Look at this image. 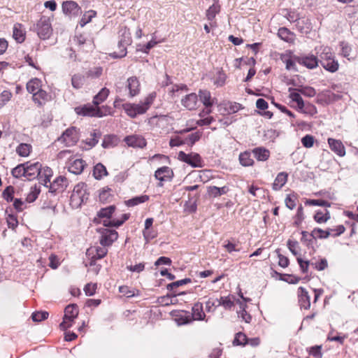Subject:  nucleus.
I'll use <instances>...</instances> for the list:
<instances>
[{
	"label": "nucleus",
	"instance_id": "f257e3e1",
	"mask_svg": "<svg viewBox=\"0 0 358 358\" xmlns=\"http://www.w3.org/2000/svg\"><path fill=\"white\" fill-rule=\"evenodd\" d=\"M115 87L116 92L120 95H127L129 98H133L140 92V82L136 76H132L127 79L125 87L122 83H117Z\"/></svg>",
	"mask_w": 358,
	"mask_h": 358
},
{
	"label": "nucleus",
	"instance_id": "f03ea898",
	"mask_svg": "<svg viewBox=\"0 0 358 358\" xmlns=\"http://www.w3.org/2000/svg\"><path fill=\"white\" fill-rule=\"evenodd\" d=\"M33 30L37 33L41 39L45 40L49 38L52 34L50 18L42 15L36 24L34 25Z\"/></svg>",
	"mask_w": 358,
	"mask_h": 358
},
{
	"label": "nucleus",
	"instance_id": "7ed1b4c3",
	"mask_svg": "<svg viewBox=\"0 0 358 358\" xmlns=\"http://www.w3.org/2000/svg\"><path fill=\"white\" fill-rule=\"evenodd\" d=\"M288 91L289 92V97L292 101L296 102L297 104V110L311 115H314L317 113V109L315 106L308 103L305 106V103L299 94L300 92L297 91V89L289 87Z\"/></svg>",
	"mask_w": 358,
	"mask_h": 358
},
{
	"label": "nucleus",
	"instance_id": "20e7f679",
	"mask_svg": "<svg viewBox=\"0 0 358 358\" xmlns=\"http://www.w3.org/2000/svg\"><path fill=\"white\" fill-rule=\"evenodd\" d=\"M121 38L118 42L120 52H113V56L116 58H122L127 55V46L131 43L130 32L126 28L120 31Z\"/></svg>",
	"mask_w": 358,
	"mask_h": 358
},
{
	"label": "nucleus",
	"instance_id": "39448f33",
	"mask_svg": "<svg viewBox=\"0 0 358 358\" xmlns=\"http://www.w3.org/2000/svg\"><path fill=\"white\" fill-rule=\"evenodd\" d=\"M79 140L78 129L71 127L63 132L62 135L57 138V141L64 143L66 146L75 145Z\"/></svg>",
	"mask_w": 358,
	"mask_h": 358
},
{
	"label": "nucleus",
	"instance_id": "423d86ee",
	"mask_svg": "<svg viewBox=\"0 0 358 358\" xmlns=\"http://www.w3.org/2000/svg\"><path fill=\"white\" fill-rule=\"evenodd\" d=\"M97 231L101 234L100 243L102 246L110 245L118 237L117 232L111 228H100Z\"/></svg>",
	"mask_w": 358,
	"mask_h": 358
},
{
	"label": "nucleus",
	"instance_id": "0eeeda50",
	"mask_svg": "<svg viewBox=\"0 0 358 358\" xmlns=\"http://www.w3.org/2000/svg\"><path fill=\"white\" fill-rule=\"evenodd\" d=\"M178 159L184 162L192 167H202L203 162L200 155L197 153L186 154L183 151L178 152Z\"/></svg>",
	"mask_w": 358,
	"mask_h": 358
},
{
	"label": "nucleus",
	"instance_id": "6e6552de",
	"mask_svg": "<svg viewBox=\"0 0 358 358\" xmlns=\"http://www.w3.org/2000/svg\"><path fill=\"white\" fill-rule=\"evenodd\" d=\"M345 231V227L343 225H338L336 229H329L328 231H323L320 229H315L312 232L310 236L314 238H327L329 236H340Z\"/></svg>",
	"mask_w": 358,
	"mask_h": 358
},
{
	"label": "nucleus",
	"instance_id": "1a4fd4ad",
	"mask_svg": "<svg viewBox=\"0 0 358 358\" xmlns=\"http://www.w3.org/2000/svg\"><path fill=\"white\" fill-rule=\"evenodd\" d=\"M122 109L125 113L131 118H135L139 115L146 113L145 108L142 107L141 103H125L122 104Z\"/></svg>",
	"mask_w": 358,
	"mask_h": 358
},
{
	"label": "nucleus",
	"instance_id": "9d476101",
	"mask_svg": "<svg viewBox=\"0 0 358 358\" xmlns=\"http://www.w3.org/2000/svg\"><path fill=\"white\" fill-rule=\"evenodd\" d=\"M198 96H199L201 102L206 107V110H203L202 113H211V107L215 103V99L212 98L210 92L206 90H200L199 91Z\"/></svg>",
	"mask_w": 358,
	"mask_h": 358
},
{
	"label": "nucleus",
	"instance_id": "9b49d317",
	"mask_svg": "<svg viewBox=\"0 0 358 358\" xmlns=\"http://www.w3.org/2000/svg\"><path fill=\"white\" fill-rule=\"evenodd\" d=\"M76 113L79 115L90 117H102L103 113L99 108H96L92 105H85L83 106L76 107Z\"/></svg>",
	"mask_w": 358,
	"mask_h": 358
},
{
	"label": "nucleus",
	"instance_id": "f8f14e48",
	"mask_svg": "<svg viewBox=\"0 0 358 358\" xmlns=\"http://www.w3.org/2000/svg\"><path fill=\"white\" fill-rule=\"evenodd\" d=\"M296 61L308 69H313L318 66L319 59L313 55H302L296 57Z\"/></svg>",
	"mask_w": 358,
	"mask_h": 358
},
{
	"label": "nucleus",
	"instance_id": "ddd939ff",
	"mask_svg": "<svg viewBox=\"0 0 358 358\" xmlns=\"http://www.w3.org/2000/svg\"><path fill=\"white\" fill-rule=\"evenodd\" d=\"M124 141L128 146L132 148H143L147 144L145 139L142 136L138 134L127 136L124 137Z\"/></svg>",
	"mask_w": 358,
	"mask_h": 358
},
{
	"label": "nucleus",
	"instance_id": "4468645a",
	"mask_svg": "<svg viewBox=\"0 0 358 358\" xmlns=\"http://www.w3.org/2000/svg\"><path fill=\"white\" fill-rule=\"evenodd\" d=\"M80 7L73 1H66L62 3L63 13L69 16H77L80 12Z\"/></svg>",
	"mask_w": 358,
	"mask_h": 358
},
{
	"label": "nucleus",
	"instance_id": "2eb2a0df",
	"mask_svg": "<svg viewBox=\"0 0 358 358\" xmlns=\"http://www.w3.org/2000/svg\"><path fill=\"white\" fill-rule=\"evenodd\" d=\"M68 186V180L63 176L57 177L49 185V191L55 193L57 191L63 192Z\"/></svg>",
	"mask_w": 358,
	"mask_h": 358
},
{
	"label": "nucleus",
	"instance_id": "dca6fc26",
	"mask_svg": "<svg viewBox=\"0 0 358 358\" xmlns=\"http://www.w3.org/2000/svg\"><path fill=\"white\" fill-rule=\"evenodd\" d=\"M27 178L29 180L38 178L40 175L41 169L42 168L41 164L35 162L31 164L30 162L25 163Z\"/></svg>",
	"mask_w": 358,
	"mask_h": 358
},
{
	"label": "nucleus",
	"instance_id": "f3484780",
	"mask_svg": "<svg viewBox=\"0 0 358 358\" xmlns=\"http://www.w3.org/2000/svg\"><path fill=\"white\" fill-rule=\"evenodd\" d=\"M181 104L187 110H195L198 107V95L195 93H190L185 95L181 99Z\"/></svg>",
	"mask_w": 358,
	"mask_h": 358
},
{
	"label": "nucleus",
	"instance_id": "a211bd4d",
	"mask_svg": "<svg viewBox=\"0 0 358 358\" xmlns=\"http://www.w3.org/2000/svg\"><path fill=\"white\" fill-rule=\"evenodd\" d=\"M316 54L320 57V63L323 62H328L329 59L335 58L334 53L332 52L331 48L328 46L321 45L315 48Z\"/></svg>",
	"mask_w": 358,
	"mask_h": 358
},
{
	"label": "nucleus",
	"instance_id": "6ab92c4d",
	"mask_svg": "<svg viewBox=\"0 0 358 358\" xmlns=\"http://www.w3.org/2000/svg\"><path fill=\"white\" fill-rule=\"evenodd\" d=\"M173 176V172L172 169L168 166H162L159 168L155 173V178L159 180L160 182L167 180H171ZM159 185L162 186V184L159 183Z\"/></svg>",
	"mask_w": 358,
	"mask_h": 358
},
{
	"label": "nucleus",
	"instance_id": "aec40b11",
	"mask_svg": "<svg viewBox=\"0 0 358 358\" xmlns=\"http://www.w3.org/2000/svg\"><path fill=\"white\" fill-rule=\"evenodd\" d=\"M52 170L48 166H45L41 168L40 175H38L37 178L41 184L49 188V185L51 183L50 178L52 177Z\"/></svg>",
	"mask_w": 358,
	"mask_h": 358
},
{
	"label": "nucleus",
	"instance_id": "412c9836",
	"mask_svg": "<svg viewBox=\"0 0 358 358\" xmlns=\"http://www.w3.org/2000/svg\"><path fill=\"white\" fill-rule=\"evenodd\" d=\"M87 187V185L84 182L77 184L73 188L72 196L80 199L82 202L87 200L89 194Z\"/></svg>",
	"mask_w": 358,
	"mask_h": 358
},
{
	"label": "nucleus",
	"instance_id": "4be33fe9",
	"mask_svg": "<svg viewBox=\"0 0 358 358\" xmlns=\"http://www.w3.org/2000/svg\"><path fill=\"white\" fill-rule=\"evenodd\" d=\"M298 297L299 303L300 304L301 308H303L306 310L309 309L310 307V296L308 295V292L304 287H299Z\"/></svg>",
	"mask_w": 358,
	"mask_h": 358
},
{
	"label": "nucleus",
	"instance_id": "5701e85b",
	"mask_svg": "<svg viewBox=\"0 0 358 358\" xmlns=\"http://www.w3.org/2000/svg\"><path fill=\"white\" fill-rule=\"evenodd\" d=\"M106 247V246H96L90 248L87 250V255L89 256L92 255L91 259L96 260L102 259L108 252V250Z\"/></svg>",
	"mask_w": 358,
	"mask_h": 358
},
{
	"label": "nucleus",
	"instance_id": "b1692460",
	"mask_svg": "<svg viewBox=\"0 0 358 358\" xmlns=\"http://www.w3.org/2000/svg\"><path fill=\"white\" fill-rule=\"evenodd\" d=\"M328 143L331 150L338 156L343 157L345 155V147L341 141L329 138L328 139Z\"/></svg>",
	"mask_w": 358,
	"mask_h": 358
},
{
	"label": "nucleus",
	"instance_id": "393cba45",
	"mask_svg": "<svg viewBox=\"0 0 358 358\" xmlns=\"http://www.w3.org/2000/svg\"><path fill=\"white\" fill-rule=\"evenodd\" d=\"M85 166L86 163L84 160L82 159H76L73 162L70 163L69 171L75 175H78L83 171Z\"/></svg>",
	"mask_w": 358,
	"mask_h": 358
},
{
	"label": "nucleus",
	"instance_id": "a878e982",
	"mask_svg": "<svg viewBox=\"0 0 358 358\" xmlns=\"http://www.w3.org/2000/svg\"><path fill=\"white\" fill-rule=\"evenodd\" d=\"M78 315V308L76 304L68 305L64 310V318L69 320L70 322H73L74 319Z\"/></svg>",
	"mask_w": 358,
	"mask_h": 358
},
{
	"label": "nucleus",
	"instance_id": "bb28decb",
	"mask_svg": "<svg viewBox=\"0 0 358 358\" xmlns=\"http://www.w3.org/2000/svg\"><path fill=\"white\" fill-rule=\"evenodd\" d=\"M287 173L285 172H280L277 175L273 183V189L275 191L280 190L287 181Z\"/></svg>",
	"mask_w": 358,
	"mask_h": 358
},
{
	"label": "nucleus",
	"instance_id": "cd10ccee",
	"mask_svg": "<svg viewBox=\"0 0 358 358\" xmlns=\"http://www.w3.org/2000/svg\"><path fill=\"white\" fill-rule=\"evenodd\" d=\"M48 94L43 90H38L33 95V101L38 106H43L48 100Z\"/></svg>",
	"mask_w": 358,
	"mask_h": 358
},
{
	"label": "nucleus",
	"instance_id": "c85d7f7f",
	"mask_svg": "<svg viewBox=\"0 0 358 358\" xmlns=\"http://www.w3.org/2000/svg\"><path fill=\"white\" fill-rule=\"evenodd\" d=\"M112 192V189L108 187L102 188L99 194V201L103 203L110 202L113 197Z\"/></svg>",
	"mask_w": 358,
	"mask_h": 358
},
{
	"label": "nucleus",
	"instance_id": "c756f323",
	"mask_svg": "<svg viewBox=\"0 0 358 358\" xmlns=\"http://www.w3.org/2000/svg\"><path fill=\"white\" fill-rule=\"evenodd\" d=\"M255 157L258 161H266L268 159L270 152L269 151L262 147L256 148L252 150Z\"/></svg>",
	"mask_w": 358,
	"mask_h": 358
},
{
	"label": "nucleus",
	"instance_id": "7c9ffc66",
	"mask_svg": "<svg viewBox=\"0 0 358 358\" xmlns=\"http://www.w3.org/2000/svg\"><path fill=\"white\" fill-rule=\"evenodd\" d=\"M213 5L206 10V17L210 21L213 20L216 15L220 11V6L218 3V0H213Z\"/></svg>",
	"mask_w": 358,
	"mask_h": 358
},
{
	"label": "nucleus",
	"instance_id": "2f4dec72",
	"mask_svg": "<svg viewBox=\"0 0 358 358\" xmlns=\"http://www.w3.org/2000/svg\"><path fill=\"white\" fill-rule=\"evenodd\" d=\"M192 317L195 320H203L206 315L203 310V305L201 303H196L192 307Z\"/></svg>",
	"mask_w": 358,
	"mask_h": 358
},
{
	"label": "nucleus",
	"instance_id": "473e14b6",
	"mask_svg": "<svg viewBox=\"0 0 358 358\" xmlns=\"http://www.w3.org/2000/svg\"><path fill=\"white\" fill-rule=\"evenodd\" d=\"M13 36L17 43H22L25 39V34L22 29V25L16 24L13 27Z\"/></svg>",
	"mask_w": 358,
	"mask_h": 358
},
{
	"label": "nucleus",
	"instance_id": "72a5a7b5",
	"mask_svg": "<svg viewBox=\"0 0 358 358\" xmlns=\"http://www.w3.org/2000/svg\"><path fill=\"white\" fill-rule=\"evenodd\" d=\"M109 90L106 87L102 88L100 92L94 97L93 103L97 106L101 103L103 102L109 94Z\"/></svg>",
	"mask_w": 358,
	"mask_h": 358
},
{
	"label": "nucleus",
	"instance_id": "f704fd0d",
	"mask_svg": "<svg viewBox=\"0 0 358 358\" xmlns=\"http://www.w3.org/2000/svg\"><path fill=\"white\" fill-rule=\"evenodd\" d=\"M93 175L96 179L100 180L108 175V171L102 164L99 163L94 167Z\"/></svg>",
	"mask_w": 358,
	"mask_h": 358
},
{
	"label": "nucleus",
	"instance_id": "c9c22d12",
	"mask_svg": "<svg viewBox=\"0 0 358 358\" xmlns=\"http://www.w3.org/2000/svg\"><path fill=\"white\" fill-rule=\"evenodd\" d=\"M239 162L243 166H250L254 164V160L251 157V153L247 151L240 154Z\"/></svg>",
	"mask_w": 358,
	"mask_h": 358
},
{
	"label": "nucleus",
	"instance_id": "e433bc0d",
	"mask_svg": "<svg viewBox=\"0 0 358 358\" xmlns=\"http://www.w3.org/2000/svg\"><path fill=\"white\" fill-rule=\"evenodd\" d=\"M149 199V196L148 195H141L138 196L133 197L125 201V203L127 206L131 207L138 205L140 203H144Z\"/></svg>",
	"mask_w": 358,
	"mask_h": 358
},
{
	"label": "nucleus",
	"instance_id": "4c0bfd02",
	"mask_svg": "<svg viewBox=\"0 0 358 358\" xmlns=\"http://www.w3.org/2000/svg\"><path fill=\"white\" fill-rule=\"evenodd\" d=\"M40 89L41 80L38 78L31 79L27 83V91L33 95Z\"/></svg>",
	"mask_w": 358,
	"mask_h": 358
},
{
	"label": "nucleus",
	"instance_id": "58836bf2",
	"mask_svg": "<svg viewBox=\"0 0 358 358\" xmlns=\"http://www.w3.org/2000/svg\"><path fill=\"white\" fill-rule=\"evenodd\" d=\"M321 65L324 69L331 73L336 72L339 67L338 62L335 58L329 59L328 62H323Z\"/></svg>",
	"mask_w": 358,
	"mask_h": 358
},
{
	"label": "nucleus",
	"instance_id": "ea45409f",
	"mask_svg": "<svg viewBox=\"0 0 358 358\" xmlns=\"http://www.w3.org/2000/svg\"><path fill=\"white\" fill-rule=\"evenodd\" d=\"M96 15V12L93 10H90L85 12L80 20V25L83 27L87 23L90 22L92 20Z\"/></svg>",
	"mask_w": 358,
	"mask_h": 358
},
{
	"label": "nucleus",
	"instance_id": "a19ab883",
	"mask_svg": "<svg viewBox=\"0 0 358 358\" xmlns=\"http://www.w3.org/2000/svg\"><path fill=\"white\" fill-rule=\"evenodd\" d=\"M228 192V187L226 186L222 187H217L216 186L210 187L208 189V192L210 196L213 197L220 196L223 194H225Z\"/></svg>",
	"mask_w": 358,
	"mask_h": 358
},
{
	"label": "nucleus",
	"instance_id": "79ce46f5",
	"mask_svg": "<svg viewBox=\"0 0 358 358\" xmlns=\"http://www.w3.org/2000/svg\"><path fill=\"white\" fill-rule=\"evenodd\" d=\"M31 150V145L28 143H20L16 148V152L21 157L29 156Z\"/></svg>",
	"mask_w": 358,
	"mask_h": 358
},
{
	"label": "nucleus",
	"instance_id": "37998d69",
	"mask_svg": "<svg viewBox=\"0 0 358 358\" xmlns=\"http://www.w3.org/2000/svg\"><path fill=\"white\" fill-rule=\"evenodd\" d=\"M85 81V76L81 74H75L71 78V85L75 89H80Z\"/></svg>",
	"mask_w": 358,
	"mask_h": 358
},
{
	"label": "nucleus",
	"instance_id": "c03bdc74",
	"mask_svg": "<svg viewBox=\"0 0 358 358\" xmlns=\"http://www.w3.org/2000/svg\"><path fill=\"white\" fill-rule=\"evenodd\" d=\"M117 144V137L115 135H107L105 136L103 142L102 147L104 148H110L114 147Z\"/></svg>",
	"mask_w": 358,
	"mask_h": 358
},
{
	"label": "nucleus",
	"instance_id": "a18cd8bd",
	"mask_svg": "<svg viewBox=\"0 0 358 358\" xmlns=\"http://www.w3.org/2000/svg\"><path fill=\"white\" fill-rule=\"evenodd\" d=\"M25 165V163L20 164L14 169H13L11 171L13 176L15 178H20L22 176L27 178Z\"/></svg>",
	"mask_w": 358,
	"mask_h": 358
},
{
	"label": "nucleus",
	"instance_id": "49530a36",
	"mask_svg": "<svg viewBox=\"0 0 358 358\" xmlns=\"http://www.w3.org/2000/svg\"><path fill=\"white\" fill-rule=\"evenodd\" d=\"M329 217V213L327 209L319 210L314 215L315 220L318 223L325 222Z\"/></svg>",
	"mask_w": 358,
	"mask_h": 358
},
{
	"label": "nucleus",
	"instance_id": "de8ad7c7",
	"mask_svg": "<svg viewBox=\"0 0 358 358\" xmlns=\"http://www.w3.org/2000/svg\"><path fill=\"white\" fill-rule=\"evenodd\" d=\"M100 137V131L98 130H94L92 133L90 134V137L86 139V143L90 148H92L98 143Z\"/></svg>",
	"mask_w": 358,
	"mask_h": 358
},
{
	"label": "nucleus",
	"instance_id": "09e8293b",
	"mask_svg": "<svg viewBox=\"0 0 358 358\" xmlns=\"http://www.w3.org/2000/svg\"><path fill=\"white\" fill-rule=\"evenodd\" d=\"M143 234L146 241L152 239L157 236V231L154 229L153 225H145Z\"/></svg>",
	"mask_w": 358,
	"mask_h": 358
},
{
	"label": "nucleus",
	"instance_id": "8fccbe9b",
	"mask_svg": "<svg viewBox=\"0 0 358 358\" xmlns=\"http://www.w3.org/2000/svg\"><path fill=\"white\" fill-rule=\"evenodd\" d=\"M216 301L218 302L217 306H222L227 310L231 309L234 306V303L230 296L221 297L220 299H216Z\"/></svg>",
	"mask_w": 358,
	"mask_h": 358
},
{
	"label": "nucleus",
	"instance_id": "3c124183",
	"mask_svg": "<svg viewBox=\"0 0 358 358\" xmlns=\"http://www.w3.org/2000/svg\"><path fill=\"white\" fill-rule=\"evenodd\" d=\"M297 91L308 97H313L316 94L315 90L309 86H301L299 88H297Z\"/></svg>",
	"mask_w": 358,
	"mask_h": 358
},
{
	"label": "nucleus",
	"instance_id": "603ef678",
	"mask_svg": "<svg viewBox=\"0 0 358 358\" xmlns=\"http://www.w3.org/2000/svg\"><path fill=\"white\" fill-rule=\"evenodd\" d=\"M115 206H109L108 207H106V208H101L99 212H98V217H106V218H110L111 215L113 213V212L115 211Z\"/></svg>",
	"mask_w": 358,
	"mask_h": 358
},
{
	"label": "nucleus",
	"instance_id": "864d4df0",
	"mask_svg": "<svg viewBox=\"0 0 358 358\" xmlns=\"http://www.w3.org/2000/svg\"><path fill=\"white\" fill-rule=\"evenodd\" d=\"M248 342V338L246 335L242 332H238L236 334L234 340L233 341L234 345H245Z\"/></svg>",
	"mask_w": 358,
	"mask_h": 358
},
{
	"label": "nucleus",
	"instance_id": "5fc2aeb1",
	"mask_svg": "<svg viewBox=\"0 0 358 358\" xmlns=\"http://www.w3.org/2000/svg\"><path fill=\"white\" fill-rule=\"evenodd\" d=\"M190 282V278H184L182 280H177L173 282L168 284L166 286V289L169 291H173L175 288L188 284Z\"/></svg>",
	"mask_w": 358,
	"mask_h": 358
},
{
	"label": "nucleus",
	"instance_id": "6e6d98bb",
	"mask_svg": "<svg viewBox=\"0 0 358 358\" xmlns=\"http://www.w3.org/2000/svg\"><path fill=\"white\" fill-rule=\"evenodd\" d=\"M156 94L155 93H151L148 94L143 101H141L140 103L142 106L143 108H145V110L147 112L148 110L150 108V106L152 104L155 99Z\"/></svg>",
	"mask_w": 358,
	"mask_h": 358
},
{
	"label": "nucleus",
	"instance_id": "4d7b16f0",
	"mask_svg": "<svg viewBox=\"0 0 358 358\" xmlns=\"http://www.w3.org/2000/svg\"><path fill=\"white\" fill-rule=\"evenodd\" d=\"M48 317V313L46 311L35 312L32 313L31 318L34 322H41Z\"/></svg>",
	"mask_w": 358,
	"mask_h": 358
},
{
	"label": "nucleus",
	"instance_id": "13d9d810",
	"mask_svg": "<svg viewBox=\"0 0 358 358\" xmlns=\"http://www.w3.org/2000/svg\"><path fill=\"white\" fill-rule=\"evenodd\" d=\"M12 94L8 90H4L0 94V108H2L11 98Z\"/></svg>",
	"mask_w": 358,
	"mask_h": 358
},
{
	"label": "nucleus",
	"instance_id": "bf43d9fd",
	"mask_svg": "<svg viewBox=\"0 0 358 358\" xmlns=\"http://www.w3.org/2000/svg\"><path fill=\"white\" fill-rule=\"evenodd\" d=\"M287 247L290 252L295 256L299 255V252L298 251L299 249V243L296 241L288 240L287 241Z\"/></svg>",
	"mask_w": 358,
	"mask_h": 358
},
{
	"label": "nucleus",
	"instance_id": "052dcab7",
	"mask_svg": "<svg viewBox=\"0 0 358 358\" xmlns=\"http://www.w3.org/2000/svg\"><path fill=\"white\" fill-rule=\"evenodd\" d=\"M226 75L223 71H220L217 72V77L215 79L214 84L217 87H222L225 83Z\"/></svg>",
	"mask_w": 358,
	"mask_h": 358
},
{
	"label": "nucleus",
	"instance_id": "680f3d73",
	"mask_svg": "<svg viewBox=\"0 0 358 358\" xmlns=\"http://www.w3.org/2000/svg\"><path fill=\"white\" fill-rule=\"evenodd\" d=\"M301 143L305 148H312L314 144V137L311 135L307 134L302 138Z\"/></svg>",
	"mask_w": 358,
	"mask_h": 358
},
{
	"label": "nucleus",
	"instance_id": "e2e57ef3",
	"mask_svg": "<svg viewBox=\"0 0 358 358\" xmlns=\"http://www.w3.org/2000/svg\"><path fill=\"white\" fill-rule=\"evenodd\" d=\"M285 203L289 209H293L296 206V196L294 194H288L285 198Z\"/></svg>",
	"mask_w": 358,
	"mask_h": 358
},
{
	"label": "nucleus",
	"instance_id": "0e129e2a",
	"mask_svg": "<svg viewBox=\"0 0 358 358\" xmlns=\"http://www.w3.org/2000/svg\"><path fill=\"white\" fill-rule=\"evenodd\" d=\"M14 188L12 186H8L3 192V197L7 201H11L13 199Z\"/></svg>",
	"mask_w": 358,
	"mask_h": 358
},
{
	"label": "nucleus",
	"instance_id": "69168bd1",
	"mask_svg": "<svg viewBox=\"0 0 358 358\" xmlns=\"http://www.w3.org/2000/svg\"><path fill=\"white\" fill-rule=\"evenodd\" d=\"M103 69L101 67H94L88 71L87 75L88 77L92 78H99L102 74Z\"/></svg>",
	"mask_w": 358,
	"mask_h": 358
},
{
	"label": "nucleus",
	"instance_id": "338daca9",
	"mask_svg": "<svg viewBox=\"0 0 358 358\" xmlns=\"http://www.w3.org/2000/svg\"><path fill=\"white\" fill-rule=\"evenodd\" d=\"M38 194L39 190H38L36 187L34 188H31V191L27 196L26 201L27 203H31L37 199Z\"/></svg>",
	"mask_w": 358,
	"mask_h": 358
},
{
	"label": "nucleus",
	"instance_id": "774afa93",
	"mask_svg": "<svg viewBox=\"0 0 358 358\" xmlns=\"http://www.w3.org/2000/svg\"><path fill=\"white\" fill-rule=\"evenodd\" d=\"M282 60L286 64V69L287 70H294L295 71H297V69L295 64V62L290 58L288 57H283L282 58Z\"/></svg>",
	"mask_w": 358,
	"mask_h": 358
}]
</instances>
